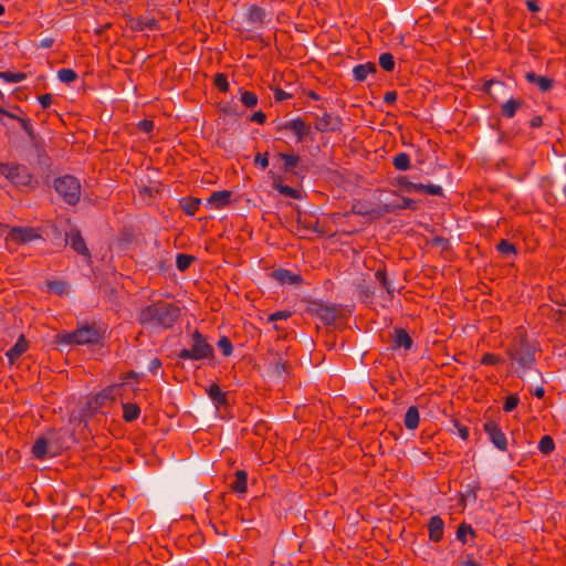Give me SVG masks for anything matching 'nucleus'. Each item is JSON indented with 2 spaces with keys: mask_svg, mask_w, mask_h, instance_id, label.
<instances>
[{
  "mask_svg": "<svg viewBox=\"0 0 566 566\" xmlns=\"http://www.w3.org/2000/svg\"><path fill=\"white\" fill-rule=\"evenodd\" d=\"M452 423L454 428L458 430L459 436L463 440H467L469 438V428L465 424L461 423L458 419H453Z\"/></svg>",
  "mask_w": 566,
  "mask_h": 566,
  "instance_id": "13d9d810",
  "label": "nucleus"
},
{
  "mask_svg": "<svg viewBox=\"0 0 566 566\" xmlns=\"http://www.w3.org/2000/svg\"><path fill=\"white\" fill-rule=\"evenodd\" d=\"M239 92L240 101L245 107L253 108L258 105V95L255 93L243 88H240Z\"/></svg>",
  "mask_w": 566,
  "mask_h": 566,
  "instance_id": "58836bf2",
  "label": "nucleus"
},
{
  "mask_svg": "<svg viewBox=\"0 0 566 566\" xmlns=\"http://www.w3.org/2000/svg\"><path fill=\"white\" fill-rule=\"evenodd\" d=\"M379 65L386 72H391L395 69L394 55L389 52L381 53L379 56Z\"/></svg>",
  "mask_w": 566,
  "mask_h": 566,
  "instance_id": "37998d69",
  "label": "nucleus"
},
{
  "mask_svg": "<svg viewBox=\"0 0 566 566\" xmlns=\"http://www.w3.org/2000/svg\"><path fill=\"white\" fill-rule=\"evenodd\" d=\"M469 535L471 538H475L476 532L472 528L470 524L462 522L457 530V539L464 545L468 542L467 536Z\"/></svg>",
  "mask_w": 566,
  "mask_h": 566,
  "instance_id": "c9c22d12",
  "label": "nucleus"
},
{
  "mask_svg": "<svg viewBox=\"0 0 566 566\" xmlns=\"http://www.w3.org/2000/svg\"><path fill=\"white\" fill-rule=\"evenodd\" d=\"M247 21L258 28L265 23L266 12L264 8L258 4H249L245 13Z\"/></svg>",
  "mask_w": 566,
  "mask_h": 566,
  "instance_id": "a211bd4d",
  "label": "nucleus"
},
{
  "mask_svg": "<svg viewBox=\"0 0 566 566\" xmlns=\"http://www.w3.org/2000/svg\"><path fill=\"white\" fill-rule=\"evenodd\" d=\"M352 212L356 216H363V217H366L368 216L371 211L366 209L363 205L360 203H357V205H353L352 207Z\"/></svg>",
  "mask_w": 566,
  "mask_h": 566,
  "instance_id": "338daca9",
  "label": "nucleus"
},
{
  "mask_svg": "<svg viewBox=\"0 0 566 566\" xmlns=\"http://www.w3.org/2000/svg\"><path fill=\"white\" fill-rule=\"evenodd\" d=\"M503 358L500 355L486 353L481 358V364L485 366H493L497 364H502Z\"/></svg>",
  "mask_w": 566,
  "mask_h": 566,
  "instance_id": "3c124183",
  "label": "nucleus"
},
{
  "mask_svg": "<svg viewBox=\"0 0 566 566\" xmlns=\"http://www.w3.org/2000/svg\"><path fill=\"white\" fill-rule=\"evenodd\" d=\"M496 250L502 255L509 256V255H516L517 254V248L515 244L511 243L509 240L502 239L496 244Z\"/></svg>",
  "mask_w": 566,
  "mask_h": 566,
  "instance_id": "ea45409f",
  "label": "nucleus"
},
{
  "mask_svg": "<svg viewBox=\"0 0 566 566\" xmlns=\"http://www.w3.org/2000/svg\"><path fill=\"white\" fill-rule=\"evenodd\" d=\"M207 394L217 407L228 405V395L222 391L220 386L216 382L207 388Z\"/></svg>",
  "mask_w": 566,
  "mask_h": 566,
  "instance_id": "bb28decb",
  "label": "nucleus"
},
{
  "mask_svg": "<svg viewBox=\"0 0 566 566\" xmlns=\"http://www.w3.org/2000/svg\"><path fill=\"white\" fill-rule=\"evenodd\" d=\"M271 276L279 283L289 285H301L304 281L301 274L283 268L272 271Z\"/></svg>",
  "mask_w": 566,
  "mask_h": 566,
  "instance_id": "f3484780",
  "label": "nucleus"
},
{
  "mask_svg": "<svg viewBox=\"0 0 566 566\" xmlns=\"http://www.w3.org/2000/svg\"><path fill=\"white\" fill-rule=\"evenodd\" d=\"M161 366H163L161 360L158 357H155V358H153L150 360L149 366H148V370L151 374L156 375L157 371L161 368Z\"/></svg>",
  "mask_w": 566,
  "mask_h": 566,
  "instance_id": "774afa93",
  "label": "nucleus"
},
{
  "mask_svg": "<svg viewBox=\"0 0 566 566\" xmlns=\"http://www.w3.org/2000/svg\"><path fill=\"white\" fill-rule=\"evenodd\" d=\"M420 421L419 410L416 406H410L405 415L403 423L408 430L418 428Z\"/></svg>",
  "mask_w": 566,
  "mask_h": 566,
  "instance_id": "473e14b6",
  "label": "nucleus"
},
{
  "mask_svg": "<svg viewBox=\"0 0 566 566\" xmlns=\"http://www.w3.org/2000/svg\"><path fill=\"white\" fill-rule=\"evenodd\" d=\"M292 316V313L290 311H277L269 316V322H276L280 319H287Z\"/></svg>",
  "mask_w": 566,
  "mask_h": 566,
  "instance_id": "052dcab7",
  "label": "nucleus"
},
{
  "mask_svg": "<svg viewBox=\"0 0 566 566\" xmlns=\"http://www.w3.org/2000/svg\"><path fill=\"white\" fill-rule=\"evenodd\" d=\"M411 192H420V193H424V195L439 196V197L443 196L442 187L438 186V185H432V184L424 185L421 182H412Z\"/></svg>",
  "mask_w": 566,
  "mask_h": 566,
  "instance_id": "cd10ccee",
  "label": "nucleus"
},
{
  "mask_svg": "<svg viewBox=\"0 0 566 566\" xmlns=\"http://www.w3.org/2000/svg\"><path fill=\"white\" fill-rule=\"evenodd\" d=\"M57 78L69 84L76 81L77 73L72 69H61L57 71Z\"/></svg>",
  "mask_w": 566,
  "mask_h": 566,
  "instance_id": "49530a36",
  "label": "nucleus"
},
{
  "mask_svg": "<svg viewBox=\"0 0 566 566\" xmlns=\"http://www.w3.org/2000/svg\"><path fill=\"white\" fill-rule=\"evenodd\" d=\"M394 167L399 171H406L411 167L410 157L407 153H399L392 158Z\"/></svg>",
  "mask_w": 566,
  "mask_h": 566,
  "instance_id": "e433bc0d",
  "label": "nucleus"
},
{
  "mask_svg": "<svg viewBox=\"0 0 566 566\" xmlns=\"http://www.w3.org/2000/svg\"><path fill=\"white\" fill-rule=\"evenodd\" d=\"M66 241L69 242L73 251H75L77 254L84 258L85 262H92L91 251L88 250L86 242L78 229L74 228L71 229L70 232H66Z\"/></svg>",
  "mask_w": 566,
  "mask_h": 566,
  "instance_id": "f8f14e48",
  "label": "nucleus"
},
{
  "mask_svg": "<svg viewBox=\"0 0 566 566\" xmlns=\"http://www.w3.org/2000/svg\"><path fill=\"white\" fill-rule=\"evenodd\" d=\"M506 354L512 364H516L515 373L517 377L522 378L523 375L533 369L535 359V348L528 343L525 334L515 336L506 348Z\"/></svg>",
  "mask_w": 566,
  "mask_h": 566,
  "instance_id": "f03ea898",
  "label": "nucleus"
},
{
  "mask_svg": "<svg viewBox=\"0 0 566 566\" xmlns=\"http://www.w3.org/2000/svg\"><path fill=\"white\" fill-rule=\"evenodd\" d=\"M376 72H377V66L373 62L358 64L353 70L354 78L357 82H364L367 78L368 74H374Z\"/></svg>",
  "mask_w": 566,
  "mask_h": 566,
  "instance_id": "c85d7f7f",
  "label": "nucleus"
},
{
  "mask_svg": "<svg viewBox=\"0 0 566 566\" xmlns=\"http://www.w3.org/2000/svg\"><path fill=\"white\" fill-rule=\"evenodd\" d=\"M319 111H322V115L315 116V124L314 128L315 130L319 133H335L340 132L344 122L343 118L338 115H333L332 113H328L323 106L318 105L316 106Z\"/></svg>",
  "mask_w": 566,
  "mask_h": 566,
  "instance_id": "1a4fd4ad",
  "label": "nucleus"
},
{
  "mask_svg": "<svg viewBox=\"0 0 566 566\" xmlns=\"http://www.w3.org/2000/svg\"><path fill=\"white\" fill-rule=\"evenodd\" d=\"M48 287L50 291L56 293L57 295H62L65 292L66 285L64 281H49Z\"/></svg>",
  "mask_w": 566,
  "mask_h": 566,
  "instance_id": "6e6d98bb",
  "label": "nucleus"
},
{
  "mask_svg": "<svg viewBox=\"0 0 566 566\" xmlns=\"http://www.w3.org/2000/svg\"><path fill=\"white\" fill-rule=\"evenodd\" d=\"M462 557L463 559L460 563V566H481L480 560L473 553L463 552Z\"/></svg>",
  "mask_w": 566,
  "mask_h": 566,
  "instance_id": "5fc2aeb1",
  "label": "nucleus"
},
{
  "mask_svg": "<svg viewBox=\"0 0 566 566\" xmlns=\"http://www.w3.org/2000/svg\"><path fill=\"white\" fill-rule=\"evenodd\" d=\"M78 346L98 345L104 339L105 329L97 323H85L76 328Z\"/></svg>",
  "mask_w": 566,
  "mask_h": 566,
  "instance_id": "6e6552de",
  "label": "nucleus"
},
{
  "mask_svg": "<svg viewBox=\"0 0 566 566\" xmlns=\"http://www.w3.org/2000/svg\"><path fill=\"white\" fill-rule=\"evenodd\" d=\"M54 189L67 205L74 206L80 201L81 184L72 175L56 178L54 180Z\"/></svg>",
  "mask_w": 566,
  "mask_h": 566,
  "instance_id": "423d86ee",
  "label": "nucleus"
},
{
  "mask_svg": "<svg viewBox=\"0 0 566 566\" xmlns=\"http://www.w3.org/2000/svg\"><path fill=\"white\" fill-rule=\"evenodd\" d=\"M176 355L178 358L182 360H212L214 359V349L212 345L208 342L207 337L201 332L196 329L191 334L190 348H182Z\"/></svg>",
  "mask_w": 566,
  "mask_h": 566,
  "instance_id": "7ed1b4c3",
  "label": "nucleus"
},
{
  "mask_svg": "<svg viewBox=\"0 0 566 566\" xmlns=\"http://www.w3.org/2000/svg\"><path fill=\"white\" fill-rule=\"evenodd\" d=\"M525 106V102L520 98H510L501 106V115L504 118H513L516 112Z\"/></svg>",
  "mask_w": 566,
  "mask_h": 566,
  "instance_id": "a878e982",
  "label": "nucleus"
},
{
  "mask_svg": "<svg viewBox=\"0 0 566 566\" xmlns=\"http://www.w3.org/2000/svg\"><path fill=\"white\" fill-rule=\"evenodd\" d=\"M53 344L65 345V346H78L77 332L62 331L54 336Z\"/></svg>",
  "mask_w": 566,
  "mask_h": 566,
  "instance_id": "c756f323",
  "label": "nucleus"
},
{
  "mask_svg": "<svg viewBox=\"0 0 566 566\" xmlns=\"http://www.w3.org/2000/svg\"><path fill=\"white\" fill-rule=\"evenodd\" d=\"M554 449H555L554 439L548 434L543 436L538 442V450L543 454L548 455L554 451Z\"/></svg>",
  "mask_w": 566,
  "mask_h": 566,
  "instance_id": "a19ab883",
  "label": "nucleus"
},
{
  "mask_svg": "<svg viewBox=\"0 0 566 566\" xmlns=\"http://www.w3.org/2000/svg\"><path fill=\"white\" fill-rule=\"evenodd\" d=\"M394 334V348H403L405 350L411 349L413 340L406 329L395 328Z\"/></svg>",
  "mask_w": 566,
  "mask_h": 566,
  "instance_id": "b1692460",
  "label": "nucleus"
},
{
  "mask_svg": "<svg viewBox=\"0 0 566 566\" xmlns=\"http://www.w3.org/2000/svg\"><path fill=\"white\" fill-rule=\"evenodd\" d=\"M493 86L504 87V83L501 81H497V80L485 81L483 84L482 91L484 93H486L488 95L492 96V87Z\"/></svg>",
  "mask_w": 566,
  "mask_h": 566,
  "instance_id": "bf43d9fd",
  "label": "nucleus"
},
{
  "mask_svg": "<svg viewBox=\"0 0 566 566\" xmlns=\"http://www.w3.org/2000/svg\"><path fill=\"white\" fill-rule=\"evenodd\" d=\"M429 539L439 543L443 538L444 522L439 515L430 517L428 522Z\"/></svg>",
  "mask_w": 566,
  "mask_h": 566,
  "instance_id": "aec40b11",
  "label": "nucleus"
},
{
  "mask_svg": "<svg viewBox=\"0 0 566 566\" xmlns=\"http://www.w3.org/2000/svg\"><path fill=\"white\" fill-rule=\"evenodd\" d=\"M277 130H290L295 135L297 143H302L312 133V127L310 124L305 123L301 117H296L294 119L285 122L284 124L279 125Z\"/></svg>",
  "mask_w": 566,
  "mask_h": 566,
  "instance_id": "9b49d317",
  "label": "nucleus"
},
{
  "mask_svg": "<svg viewBox=\"0 0 566 566\" xmlns=\"http://www.w3.org/2000/svg\"><path fill=\"white\" fill-rule=\"evenodd\" d=\"M409 209L412 211L418 210V205L415 199L408 198V197H401L400 201H392L384 205L378 206V213L385 214V213H396L400 210Z\"/></svg>",
  "mask_w": 566,
  "mask_h": 566,
  "instance_id": "4468645a",
  "label": "nucleus"
},
{
  "mask_svg": "<svg viewBox=\"0 0 566 566\" xmlns=\"http://www.w3.org/2000/svg\"><path fill=\"white\" fill-rule=\"evenodd\" d=\"M358 291H359L360 297L365 302L371 300L375 294L374 287L365 282L359 284Z\"/></svg>",
  "mask_w": 566,
  "mask_h": 566,
  "instance_id": "864d4df0",
  "label": "nucleus"
},
{
  "mask_svg": "<svg viewBox=\"0 0 566 566\" xmlns=\"http://www.w3.org/2000/svg\"><path fill=\"white\" fill-rule=\"evenodd\" d=\"M181 316V308L164 300L156 301L143 307L137 314V322L142 326L172 328Z\"/></svg>",
  "mask_w": 566,
  "mask_h": 566,
  "instance_id": "f257e3e1",
  "label": "nucleus"
},
{
  "mask_svg": "<svg viewBox=\"0 0 566 566\" xmlns=\"http://www.w3.org/2000/svg\"><path fill=\"white\" fill-rule=\"evenodd\" d=\"M39 239H41L39 229L32 227H12L7 235V240L17 244H24Z\"/></svg>",
  "mask_w": 566,
  "mask_h": 566,
  "instance_id": "9d476101",
  "label": "nucleus"
},
{
  "mask_svg": "<svg viewBox=\"0 0 566 566\" xmlns=\"http://www.w3.org/2000/svg\"><path fill=\"white\" fill-rule=\"evenodd\" d=\"M277 156L284 161L282 170L285 174H295V169L301 161V157L297 154L284 153H280Z\"/></svg>",
  "mask_w": 566,
  "mask_h": 566,
  "instance_id": "7c9ffc66",
  "label": "nucleus"
},
{
  "mask_svg": "<svg viewBox=\"0 0 566 566\" xmlns=\"http://www.w3.org/2000/svg\"><path fill=\"white\" fill-rule=\"evenodd\" d=\"M217 347L221 350L223 356L229 357L233 352V346L229 337L221 336L217 343Z\"/></svg>",
  "mask_w": 566,
  "mask_h": 566,
  "instance_id": "a18cd8bd",
  "label": "nucleus"
},
{
  "mask_svg": "<svg viewBox=\"0 0 566 566\" xmlns=\"http://www.w3.org/2000/svg\"><path fill=\"white\" fill-rule=\"evenodd\" d=\"M480 490V485L479 483H475L474 485L468 488L465 494H464V499L467 500H470L472 502H475L476 501V497H478V491Z\"/></svg>",
  "mask_w": 566,
  "mask_h": 566,
  "instance_id": "0e129e2a",
  "label": "nucleus"
},
{
  "mask_svg": "<svg viewBox=\"0 0 566 566\" xmlns=\"http://www.w3.org/2000/svg\"><path fill=\"white\" fill-rule=\"evenodd\" d=\"M0 78H2L3 81H6L8 83H19L27 78V74L22 73V72L14 73L11 71H6V72H0Z\"/></svg>",
  "mask_w": 566,
  "mask_h": 566,
  "instance_id": "c03bdc74",
  "label": "nucleus"
},
{
  "mask_svg": "<svg viewBox=\"0 0 566 566\" xmlns=\"http://www.w3.org/2000/svg\"><path fill=\"white\" fill-rule=\"evenodd\" d=\"M11 109L12 111L7 109L8 114L14 116L10 118L19 122L21 128L25 132L29 140L34 142L36 139V135L31 124V119L25 116V112L19 105H13Z\"/></svg>",
  "mask_w": 566,
  "mask_h": 566,
  "instance_id": "2eb2a0df",
  "label": "nucleus"
},
{
  "mask_svg": "<svg viewBox=\"0 0 566 566\" xmlns=\"http://www.w3.org/2000/svg\"><path fill=\"white\" fill-rule=\"evenodd\" d=\"M525 80L530 84L536 85L542 93L549 92L555 84V81L553 78L548 76L538 75L532 71L525 74Z\"/></svg>",
  "mask_w": 566,
  "mask_h": 566,
  "instance_id": "6ab92c4d",
  "label": "nucleus"
},
{
  "mask_svg": "<svg viewBox=\"0 0 566 566\" xmlns=\"http://www.w3.org/2000/svg\"><path fill=\"white\" fill-rule=\"evenodd\" d=\"M230 489L237 494H244L248 490V472L245 470H237L234 479L230 483Z\"/></svg>",
  "mask_w": 566,
  "mask_h": 566,
  "instance_id": "5701e85b",
  "label": "nucleus"
},
{
  "mask_svg": "<svg viewBox=\"0 0 566 566\" xmlns=\"http://www.w3.org/2000/svg\"><path fill=\"white\" fill-rule=\"evenodd\" d=\"M140 415V408L136 403L126 402L123 403V419L126 422H133L138 419Z\"/></svg>",
  "mask_w": 566,
  "mask_h": 566,
  "instance_id": "72a5a7b5",
  "label": "nucleus"
},
{
  "mask_svg": "<svg viewBox=\"0 0 566 566\" xmlns=\"http://www.w3.org/2000/svg\"><path fill=\"white\" fill-rule=\"evenodd\" d=\"M297 223L303 227L304 229L311 230L313 232H316L319 235H324L325 231L321 230L318 228L319 220L315 216L311 214H302L298 212L297 216Z\"/></svg>",
  "mask_w": 566,
  "mask_h": 566,
  "instance_id": "393cba45",
  "label": "nucleus"
},
{
  "mask_svg": "<svg viewBox=\"0 0 566 566\" xmlns=\"http://www.w3.org/2000/svg\"><path fill=\"white\" fill-rule=\"evenodd\" d=\"M213 85L223 93L229 91L228 77L224 73H217L213 78Z\"/></svg>",
  "mask_w": 566,
  "mask_h": 566,
  "instance_id": "09e8293b",
  "label": "nucleus"
},
{
  "mask_svg": "<svg viewBox=\"0 0 566 566\" xmlns=\"http://www.w3.org/2000/svg\"><path fill=\"white\" fill-rule=\"evenodd\" d=\"M520 403V398L517 396V394H512L510 395L504 403H503V410L505 412H512Z\"/></svg>",
  "mask_w": 566,
  "mask_h": 566,
  "instance_id": "603ef678",
  "label": "nucleus"
},
{
  "mask_svg": "<svg viewBox=\"0 0 566 566\" xmlns=\"http://www.w3.org/2000/svg\"><path fill=\"white\" fill-rule=\"evenodd\" d=\"M195 260H196V258L192 255L179 253V254H177V258H176L177 269L180 272H185L186 270H188L190 268L191 263Z\"/></svg>",
  "mask_w": 566,
  "mask_h": 566,
  "instance_id": "79ce46f5",
  "label": "nucleus"
},
{
  "mask_svg": "<svg viewBox=\"0 0 566 566\" xmlns=\"http://www.w3.org/2000/svg\"><path fill=\"white\" fill-rule=\"evenodd\" d=\"M0 175L7 178L15 187L36 188L38 180L30 172L29 168L18 163H1Z\"/></svg>",
  "mask_w": 566,
  "mask_h": 566,
  "instance_id": "20e7f679",
  "label": "nucleus"
},
{
  "mask_svg": "<svg viewBox=\"0 0 566 566\" xmlns=\"http://www.w3.org/2000/svg\"><path fill=\"white\" fill-rule=\"evenodd\" d=\"M493 128H495L499 133V143L500 144H510L513 140V138L516 137L518 134V130L515 132L513 128L507 129V130L501 129V124H500L499 119H497L496 125L493 126Z\"/></svg>",
  "mask_w": 566,
  "mask_h": 566,
  "instance_id": "4c0bfd02",
  "label": "nucleus"
},
{
  "mask_svg": "<svg viewBox=\"0 0 566 566\" xmlns=\"http://www.w3.org/2000/svg\"><path fill=\"white\" fill-rule=\"evenodd\" d=\"M305 313L311 316H316L325 326L335 324L339 310L336 304H328L319 300H306Z\"/></svg>",
  "mask_w": 566,
  "mask_h": 566,
  "instance_id": "39448f33",
  "label": "nucleus"
},
{
  "mask_svg": "<svg viewBox=\"0 0 566 566\" xmlns=\"http://www.w3.org/2000/svg\"><path fill=\"white\" fill-rule=\"evenodd\" d=\"M182 211L188 216H195L201 205V199L195 197H184L179 201Z\"/></svg>",
  "mask_w": 566,
  "mask_h": 566,
  "instance_id": "2f4dec72",
  "label": "nucleus"
},
{
  "mask_svg": "<svg viewBox=\"0 0 566 566\" xmlns=\"http://www.w3.org/2000/svg\"><path fill=\"white\" fill-rule=\"evenodd\" d=\"M29 348V342L27 340L25 336L21 334L13 347H11L6 356L9 359V363L13 365Z\"/></svg>",
  "mask_w": 566,
  "mask_h": 566,
  "instance_id": "412c9836",
  "label": "nucleus"
},
{
  "mask_svg": "<svg viewBox=\"0 0 566 566\" xmlns=\"http://www.w3.org/2000/svg\"><path fill=\"white\" fill-rule=\"evenodd\" d=\"M273 95H274V101L275 102H283V101L292 97L291 94L286 93L285 91H283L280 87H275L273 90Z\"/></svg>",
  "mask_w": 566,
  "mask_h": 566,
  "instance_id": "69168bd1",
  "label": "nucleus"
},
{
  "mask_svg": "<svg viewBox=\"0 0 566 566\" xmlns=\"http://www.w3.org/2000/svg\"><path fill=\"white\" fill-rule=\"evenodd\" d=\"M231 196L232 192L229 190L213 191L207 199V205L216 209L226 208L231 203Z\"/></svg>",
  "mask_w": 566,
  "mask_h": 566,
  "instance_id": "4be33fe9",
  "label": "nucleus"
},
{
  "mask_svg": "<svg viewBox=\"0 0 566 566\" xmlns=\"http://www.w3.org/2000/svg\"><path fill=\"white\" fill-rule=\"evenodd\" d=\"M290 369H291V365L286 360H283L280 357L274 363V373L279 376L283 375L284 373H289Z\"/></svg>",
  "mask_w": 566,
  "mask_h": 566,
  "instance_id": "4d7b16f0",
  "label": "nucleus"
},
{
  "mask_svg": "<svg viewBox=\"0 0 566 566\" xmlns=\"http://www.w3.org/2000/svg\"><path fill=\"white\" fill-rule=\"evenodd\" d=\"M137 127L140 132L148 134L153 132L155 124L150 119H142L138 122Z\"/></svg>",
  "mask_w": 566,
  "mask_h": 566,
  "instance_id": "680f3d73",
  "label": "nucleus"
},
{
  "mask_svg": "<svg viewBox=\"0 0 566 566\" xmlns=\"http://www.w3.org/2000/svg\"><path fill=\"white\" fill-rule=\"evenodd\" d=\"M254 164L260 165L262 169H265L269 167V154L264 153H258L254 157Z\"/></svg>",
  "mask_w": 566,
  "mask_h": 566,
  "instance_id": "e2e57ef3",
  "label": "nucleus"
},
{
  "mask_svg": "<svg viewBox=\"0 0 566 566\" xmlns=\"http://www.w3.org/2000/svg\"><path fill=\"white\" fill-rule=\"evenodd\" d=\"M483 429L489 436L490 441L494 444L496 449L500 451H506L507 450V439L500 428V426L493 421L489 420L483 424Z\"/></svg>",
  "mask_w": 566,
  "mask_h": 566,
  "instance_id": "ddd939ff",
  "label": "nucleus"
},
{
  "mask_svg": "<svg viewBox=\"0 0 566 566\" xmlns=\"http://www.w3.org/2000/svg\"><path fill=\"white\" fill-rule=\"evenodd\" d=\"M63 436L55 438L54 440H50L45 437H40L36 439L32 447V454L35 459L44 460L48 457L57 455L61 450L64 448L60 440Z\"/></svg>",
  "mask_w": 566,
  "mask_h": 566,
  "instance_id": "0eeeda50",
  "label": "nucleus"
},
{
  "mask_svg": "<svg viewBox=\"0 0 566 566\" xmlns=\"http://www.w3.org/2000/svg\"><path fill=\"white\" fill-rule=\"evenodd\" d=\"M375 277L377 279V281H379V283L387 291V293L392 296L394 292H395V287L392 286L391 282L387 277V271H386L385 265L377 269V271L375 273Z\"/></svg>",
  "mask_w": 566,
  "mask_h": 566,
  "instance_id": "f704fd0d",
  "label": "nucleus"
},
{
  "mask_svg": "<svg viewBox=\"0 0 566 566\" xmlns=\"http://www.w3.org/2000/svg\"><path fill=\"white\" fill-rule=\"evenodd\" d=\"M276 190L287 197H291L293 199H301V192L293 187H290L287 185L277 184L275 185Z\"/></svg>",
  "mask_w": 566,
  "mask_h": 566,
  "instance_id": "8fccbe9b",
  "label": "nucleus"
},
{
  "mask_svg": "<svg viewBox=\"0 0 566 566\" xmlns=\"http://www.w3.org/2000/svg\"><path fill=\"white\" fill-rule=\"evenodd\" d=\"M126 386V382L114 384L104 388L101 392H98L94 398V409L105 407L108 401L115 400L119 390Z\"/></svg>",
  "mask_w": 566,
  "mask_h": 566,
  "instance_id": "dca6fc26",
  "label": "nucleus"
},
{
  "mask_svg": "<svg viewBox=\"0 0 566 566\" xmlns=\"http://www.w3.org/2000/svg\"><path fill=\"white\" fill-rule=\"evenodd\" d=\"M413 181H410L407 176H399L391 181L392 186L399 187V189L403 192H411V186Z\"/></svg>",
  "mask_w": 566,
  "mask_h": 566,
  "instance_id": "de8ad7c7",
  "label": "nucleus"
}]
</instances>
